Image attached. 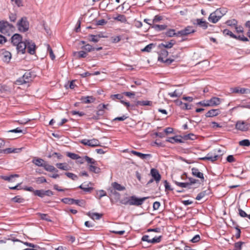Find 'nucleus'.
Instances as JSON below:
<instances>
[{"label":"nucleus","mask_w":250,"mask_h":250,"mask_svg":"<svg viewBox=\"0 0 250 250\" xmlns=\"http://www.w3.org/2000/svg\"><path fill=\"white\" fill-rule=\"evenodd\" d=\"M25 42L22 41V37L19 34H15L11 37V42L17 46V50L18 52H21L22 54L25 53L26 49V45Z\"/></svg>","instance_id":"nucleus-1"},{"label":"nucleus","mask_w":250,"mask_h":250,"mask_svg":"<svg viewBox=\"0 0 250 250\" xmlns=\"http://www.w3.org/2000/svg\"><path fill=\"white\" fill-rule=\"evenodd\" d=\"M14 27L7 21H0V32L4 34L10 36L14 30Z\"/></svg>","instance_id":"nucleus-2"},{"label":"nucleus","mask_w":250,"mask_h":250,"mask_svg":"<svg viewBox=\"0 0 250 250\" xmlns=\"http://www.w3.org/2000/svg\"><path fill=\"white\" fill-rule=\"evenodd\" d=\"M29 22L26 17H22L18 22L17 26L20 32H26L29 29Z\"/></svg>","instance_id":"nucleus-3"},{"label":"nucleus","mask_w":250,"mask_h":250,"mask_svg":"<svg viewBox=\"0 0 250 250\" xmlns=\"http://www.w3.org/2000/svg\"><path fill=\"white\" fill-rule=\"evenodd\" d=\"M161 236H159L158 237H153V235H145L142 238V240L143 241H146L148 243H157L161 241Z\"/></svg>","instance_id":"nucleus-4"},{"label":"nucleus","mask_w":250,"mask_h":250,"mask_svg":"<svg viewBox=\"0 0 250 250\" xmlns=\"http://www.w3.org/2000/svg\"><path fill=\"white\" fill-rule=\"evenodd\" d=\"M148 198V197L138 198L135 196H130V206H141Z\"/></svg>","instance_id":"nucleus-5"},{"label":"nucleus","mask_w":250,"mask_h":250,"mask_svg":"<svg viewBox=\"0 0 250 250\" xmlns=\"http://www.w3.org/2000/svg\"><path fill=\"white\" fill-rule=\"evenodd\" d=\"M31 80V74L29 72H26L22 77L19 78L17 81L18 84H22L29 83Z\"/></svg>","instance_id":"nucleus-6"},{"label":"nucleus","mask_w":250,"mask_h":250,"mask_svg":"<svg viewBox=\"0 0 250 250\" xmlns=\"http://www.w3.org/2000/svg\"><path fill=\"white\" fill-rule=\"evenodd\" d=\"M221 15L219 11L216 10L210 14L208 20L213 23H215L221 18Z\"/></svg>","instance_id":"nucleus-7"},{"label":"nucleus","mask_w":250,"mask_h":250,"mask_svg":"<svg viewBox=\"0 0 250 250\" xmlns=\"http://www.w3.org/2000/svg\"><path fill=\"white\" fill-rule=\"evenodd\" d=\"M80 142L84 145L91 147H95L100 146V142L96 139L91 140L83 139L81 140Z\"/></svg>","instance_id":"nucleus-8"},{"label":"nucleus","mask_w":250,"mask_h":250,"mask_svg":"<svg viewBox=\"0 0 250 250\" xmlns=\"http://www.w3.org/2000/svg\"><path fill=\"white\" fill-rule=\"evenodd\" d=\"M24 43L26 45V48H27L28 52L31 55L34 54L35 53L36 48L35 43L29 40H26Z\"/></svg>","instance_id":"nucleus-9"},{"label":"nucleus","mask_w":250,"mask_h":250,"mask_svg":"<svg viewBox=\"0 0 250 250\" xmlns=\"http://www.w3.org/2000/svg\"><path fill=\"white\" fill-rule=\"evenodd\" d=\"M195 32V30L192 26H187L185 29L181 30L177 32V35L180 36H187L188 34L193 33Z\"/></svg>","instance_id":"nucleus-10"},{"label":"nucleus","mask_w":250,"mask_h":250,"mask_svg":"<svg viewBox=\"0 0 250 250\" xmlns=\"http://www.w3.org/2000/svg\"><path fill=\"white\" fill-rule=\"evenodd\" d=\"M222 100L221 99L214 97L207 101V104L206 105H209V106H216L220 104Z\"/></svg>","instance_id":"nucleus-11"},{"label":"nucleus","mask_w":250,"mask_h":250,"mask_svg":"<svg viewBox=\"0 0 250 250\" xmlns=\"http://www.w3.org/2000/svg\"><path fill=\"white\" fill-rule=\"evenodd\" d=\"M236 129L241 131H246L248 129L249 125L244 121H238L235 125Z\"/></svg>","instance_id":"nucleus-12"},{"label":"nucleus","mask_w":250,"mask_h":250,"mask_svg":"<svg viewBox=\"0 0 250 250\" xmlns=\"http://www.w3.org/2000/svg\"><path fill=\"white\" fill-rule=\"evenodd\" d=\"M231 92L235 93L241 94H249L250 93V89L245 88H240L239 87H235L231 88L230 89Z\"/></svg>","instance_id":"nucleus-13"},{"label":"nucleus","mask_w":250,"mask_h":250,"mask_svg":"<svg viewBox=\"0 0 250 250\" xmlns=\"http://www.w3.org/2000/svg\"><path fill=\"white\" fill-rule=\"evenodd\" d=\"M150 174L157 183L161 180V176L157 169L152 168L150 170Z\"/></svg>","instance_id":"nucleus-14"},{"label":"nucleus","mask_w":250,"mask_h":250,"mask_svg":"<svg viewBox=\"0 0 250 250\" xmlns=\"http://www.w3.org/2000/svg\"><path fill=\"white\" fill-rule=\"evenodd\" d=\"M218 157L219 156L217 154H212V153H209L206 156L201 158L200 159L202 160H208L213 162L215 161Z\"/></svg>","instance_id":"nucleus-15"},{"label":"nucleus","mask_w":250,"mask_h":250,"mask_svg":"<svg viewBox=\"0 0 250 250\" xmlns=\"http://www.w3.org/2000/svg\"><path fill=\"white\" fill-rule=\"evenodd\" d=\"M0 54L2 56L3 61L8 62L11 59V53L5 50H2L0 52Z\"/></svg>","instance_id":"nucleus-16"},{"label":"nucleus","mask_w":250,"mask_h":250,"mask_svg":"<svg viewBox=\"0 0 250 250\" xmlns=\"http://www.w3.org/2000/svg\"><path fill=\"white\" fill-rule=\"evenodd\" d=\"M192 174L193 176L199 178L201 179L202 181L204 180V174L201 172L199 170L195 167H193L191 169Z\"/></svg>","instance_id":"nucleus-17"},{"label":"nucleus","mask_w":250,"mask_h":250,"mask_svg":"<svg viewBox=\"0 0 250 250\" xmlns=\"http://www.w3.org/2000/svg\"><path fill=\"white\" fill-rule=\"evenodd\" d=\"M32 163L35 164V165L38 166V167H44L46 162L44 161V160L41 158H34L32 160Z\"/></svg>","instance_id":"nucleus-18"},{"label":"nucleus","mask_w":250,"mask_h":250,"mask_svg":"<svg viewBox=\"0 0 250 250\" xmlns=\"http://www.w3.org/2000/svg\"><path fill=\"white\" fill-rule=\"evenodd\" d=\"M131 153L143 160L146 159L151 157V155L150 154H143L141 152L136 151L135 150H132L131 151Z\"/></svg>","instance_id":"nucleus-19"},{"label":"nucleus","mask_w":250,"mask_h":250,"mask_svg":"<svg viewBox=\"0 0 250 250\" xmlns=\"http://www.w3.org/2000/svg\"><path fill=\"white\" fill-rule=\"evenodd\" d=\"M21 148H7L2 150H0V153H3L5 154H9L11 153H18L21 151Z\"/></svg>","instance_id":"nucleus-20"},{"label":"nucleus","mask_w":250,"mask_h":250,"mask_svg":"<svg viewBox=\"0 0 250 250\" xmlns=\"http://www.w3.org/2000/svg\"><path fill=\"white\" fill-rule=\"evenodd\" d=\"M220 113L219 109H213L209 110L206 114L207 117H212L217 116Z\"/></svg>","instance_id":"nucleus-21"},{"label":"nucleus","mask_w":250,"mask_h":250,"mask_svg":"<svg viewBox=\"0 0 250 250\" xmlns=\"http://www.w3.org/2000/svg\"><path fill=\"white\" fill-rule=\"evenodd\" d=\"M56 166L58 168L61 170L67 171L70 169V167L66 163H57Z\"/></svg>","instance_id":"nucleus-22"},{"label":"nucleus","mask_w":250,"mask_h":250,"mask_svg":"<svg viewBox=\"0 0 250 250\" xmlns=\"http://www.w3.org/2000/svg\"><path fill=\"white\" fill-rule=\"evenodd\" d=\"M81 100L84 104H89L94 102L95 99L92 96H86L82 97Z\"/></svg>","instance_id":"nucleus-23"},{"label":"nucleus","mask_w":250,"mask_h":250,"mask_svg":"<svg viewBox=\"0 0 250 250\" xmlns=\"http://www.w3.org/2000/svg\"><path fill=\"white\" fill-rule=\"evenodd\" d=\"M168 54V52L166 50H162L159 54V56L158 59V61L160 62H164V58L167 56Z\"/></svg>","instance_id":"nucleus-24"},{"label":"nucleus","mask_w":250,"mask_h":250,"mask_svg":"<svg viewBox=\"0 0 250 250\" xmlns=\"http://www.w3.org/2000/svg\"><path fill=\"white\" fill-rule=\"evenodd\" d=\"M112 188L115 190L118 191H123L125 190V188L124 186L121 185L117 182H113L111 184Z\"/></svg>","instance_id":"nucleus-25"},{"label":"nucleus","mask_w":250,"mask_h":250,"mask_svg":"<svg viewBox=\"0 0 250 250\" xmlns=\"http://www.w3.org/2000/svg\"><path fill=\"white\" fill-rule=\"evenodd\" d=\"M197 24L204 29H207L208 26V23L201 19H197Z\"/></svg>","instance_id":"nucleus-26"},{"label":"nucleus","mask_w":250,"mask_h":250,"mask_svg":"<svg viewBox=\"0 0 250 250\" xmlns=\"http://www.w3.org/2000/svg\"><path fill=\"white\" fill-rule=\"evenodd\" d=\"M113 19L122 23H126L127 21L126 17L123 15H118L117 17H114Z\"/></svg>","instance_id":"nucleus-27"},{"label":"nucleus","mask_w":250,"mask_h":250,"mask_svg":"<svg viewBox=\"0 0 250 250\" xmlns=\"http://www.w3.org/2000/svg\"><path fill=\"white\" fill-rule=\"evenodd\" d=\"M175 41L174 40H171L169 42H166V43H162L159 45V46H163L167 48H170L175 44Z\"/></svg>","instance_id":"nucleus-28"},{"label":"nucleus","mask_w":250,"mask_h":250,"mask_svg":"<svg viewBox=\"0 0 250 250\" xmlns=\"http://www.w3.org/2000/svg\"><path fill=\"white\" fill-rule=\"evenodd\" d=\"M44 168L47 171L49 172H57L58 171V169H56L54 166L49 165L46 163Z\"/></svg>","instance_id":"nucleus-29"},{"label":"nucleus","mask_w":250,"mask_h":250,"mask_svg":"<svg viewBox=\"0 0 250 250\" xmlns=\"http://www.w3.org/2000/svg\"><path fill=\"white\" fill-rule=\"evenodd\" d=\"M87 215L89 217H90L93 220H94V219L99 220L102 216V214H100V213H90V212H88L87 213Z\"/></svg>","instance_id":"nucleus-30"},{"label":"nucleus","mask_w":250,"mask_h":250,"mask_svg":"<svg viewBox=\"0 0 250 250\" xmlns=\"http://www.w3.org/2000/svg\"><path fill=\"white\" fill-rule=\"evenodd\" d=\"M167 142L174 144L175 143H182V140L181 139H178V136H175L173 137H170L167 140Z\"/></svg>","instance_id":"nucleus-31"},{"label":"nucleus","mask_w":250,"mask_h":250,"mask_svg":"<svg viewBox=\"0 0 250 250\" xmlns=\"http://www.w3.org/2000/svg\"><path fill=\"white\" fill-rule=\"evenodd\" d=\"M96 165H90L88 166V169L90 171L93 172L95 173H99L100 172V168L95 166Z\"/></svg>","instance_id":"nucleus-32"},{"label":"nucleus","mask_w":250,"mask_h":250,"mask_svg":"<svg viewBox=\"0 0 250 250\" xmlns=\"http://www.w3.org/2000/svg\"><path fill=\"white\" fill-rule=\"evenodd\" d=\"M82 48L86 53L95 50V48L93 47L91 45L87 44L83 46Z\"/></svg>","instance_id":"nucleus-33"},{"label":"nucleus","mask_w":250,"mask_h":250,"mask_svg":"<svg viewBox=\"0 0 250 250\" xmlns=\"http://www.w3.org/2000/svg\"><path fill=\"white\" fill-rule=\"evenodd\" d=\"M152 28H154L156 31H162L165 30L167 28V25H158V24H153L152 26Z\"/></svg>","instance_id":"nucleus-34"},{"label":"nucleus","mask_w":250,"mask_h":250,"mask_svg":"<svg viewBox=\"0 0 250 250\" xmlns=\"http://www.w3.org/2000/svg\"><path fill=\"white\" fill-rule=\"evenodd\" d=\"M182 94V92L178 90H175L173 92L168 93V95L172 98L179 97Z\"/></svg>","instance_id":"nucleus-35"},{"label":"nucleus","mask_w":250,"mask_h":250,"mask_svg":"<svg viewBox=\"0 0 250 250\" xmlns=\"http://www.w3.org/2000/svg\"><path fill=\"white\" fill-rule=\"evenodd\" d=\"M19 177V175L14 174V175H11L9 176H2V178L5 181H7L9 182H13V179L14 177Z\"/></svg>","instance_id":"nucleus-36"},{"label":"nucleus","mask_w":250,"mask_h":250,"mask_svg":"<svg viewBox=\"0 0 250 250\" xmlns=\"http://www.w3.org/2000/svg\"><path fill=\"white\" fill-rule=\"evenodd\" d=\"M45 190L43 189L41 190H35L34 191V194L36 196H39L40 197H43L45 196Z\"/></svg>","instance_id":"nucleus-37"},{"label":"nucleus","mask_w":250,"mask_h":250,"mask_svg":"<svg viewBox=\"0 0 250 250\" xmlns=\"http://www.w3.org/2000/svg\"><path fill=\"white\" fill-rule=\"evenodd\" d=\"M89 37H90V39H89V41L94 42H99L100 38L102 37V36H101L100 35H90Z\"/></svg>","instance_id":"nucleus-38"},{"label":"nucleus","mask_w":250,"mask_h":250,"mask_svg":"<svg viewBox=\"0 0 250 250\" xmlns=\"http://www.w3.org/2000/svg\"><path fill=\"white\" fill-rule=\"evenodd\" d=\"M62 201L66 204L73 205L74 204L75 199L69 198H65L62 199Z\"/></svg>","instance_id":"nucleus-39"},{"label":"nucleus","mask_w":250,"mask_h":250,"mask_svg":"<svg viewBox=\"0 0 250 250\" xmlns=\"http://www.w3.org/2000/svg\"><path fill=\"white\" fill-rule=\"evenodd\" d=\"M177 34V32L176 33L175 32V30L174 29H169V30H168L166 32V35L167 37H173L174 36H180V35H178Z\"/></svg>","instance_id":"nucleus-40"},{"label":"nucleus","mask_w":250,"mask_h":250,"mask_svg":"<svg viewBox=\"0 0 250 250\" xmlns=\"http://www.w3.org/2000/svg\"><path fill=\"white\" fill-rule=\"evenodd\" d=\"M223 34L225 35H228V36H229L230 37L232 38H234V39H237V36H236V35H235L234 34H233L232 32H231L230 31H229V30L228 29H224L223 31Z\"/></svg>","instance_id":"nucleus-41"},{"label":"nucleus","mask_w":250,"mask_h":250,"mask_svg":"<svg viewBox=\"0 0 250 250\" xmlns=\"http://www.w3.org/2000/svg\"><path fill=\"white\" fill-rule=\"evenodd\" d=\"M85 161H86L89 164H90L91 165H96V161H95V160H94L92 158H91L90 157H89L88 156H85L83 158Z\"/></svg>","instance_id":"nucleus-42"},{"label":"nucleus","mask_w":250,"mask_h":250,"mask_svg":"<svg viewBox=\"0 0 250 250\" xmlns=\"http://www.w3.org/2000/svg\"><path fill=\"white\" fill-rule=\"evenodd\" d=\"M207 190H205L204 191H202L200 193H199L197 197H196V199L197 200H200L201 199H202L203 197L205 196V195H208V192H207Z\"/></svg>","instance_id":"nucleus-43"},{"label":"nucleus","mask_w":250,"mask_h":250,"mask_svg":"<svg viewBox=\"0 0 250 250\" xmlns=\"http://www.w3.org/2000/svg\"><path fill=\"white\" fill-rule=\"evenodd\" d=\"M11 200L16 203H22L24 200L23 198L21 197L20 196H16L14 198L11 199Z\"/></svg>","instance_id":"nucleus-44"},{"label":"nucleus","mask_w":250,"mask_h":250,"mask_svg":"<svg viewBox=\"0 0 250 250\" xmlns=\"http://www.w3.org/2000/svg\"><path fill=\"white\" fill-rule=\"evenodd\" d=\"M47 50L49 51V56L51 60H54L55 58V56L53 52L52 49L48 44H46Z\"/></svg>","instance_id":"nucleus-45"},{"label":"nucleus","mask_w":250,"mask_h":250,"mask_svg":"<svg viewBox=\"0 0 250 250\" xmlns=\"http://www.w3.org/2000/svg\"><path fill=\"white\" fill-rule=\"evenodd\" d=\"M151 102L148 101H142L137 102L136 104L137 105H150Z\"/></svg>","instance_id":"nucleus-46"},{"label":"nucleus","mask_w":250,"mask_h":250,"mask_svg":"<svg viewBox=\"0 0 250 250\" xmlns=\"http://www.w3.org/2000/svg\"><path fill=\"white\" fill-rule=\"evenodd\" d=\"M120 203L125 205H129L130 206V196L129 197L124 198V199H122L120 201Z\"/></svg>","instance_id":"nucleus-47"},{"label":"nucleus","mask_w":250,"mask_h":250,"mask_svg":"<svg viewBox=\"0 0 250 250\" xmlns=\"http://www.w3.org/2000/svg\"><path fill=\"white\" fill-rule=\"evenodd\" d=\"M239 144L241 146H250V141L249 140L245 139L240 141Z\"/></svg>","instance_id":"nucleus-48"},{"label":"nucleus","mask_w":250,"mask_h":250,"mask_svg":"<svg viewBox=\"0 0 250 250\" xmlns=\"http://www.w3.org/2000/svg\"><path fill=\"white\" fill-rule=\"evenodd\" d=\"M123 94H117L111 95L110 97L113 100H115L116 99H119L122 100L123 98Z\"/></svg>","instance_id":"nucleus-49"},{"label":"nucleus","mask_w":250,"mask_h":250,"mask_svg":"<svg viewBox=\"0 0 250 250\" xmlns=\"http://www.w3.org/2000/svg\"><path fill=\"white\" fill-rule=\"evenodd\" d=\"M176 185H177L179 187H182V188H190L189 187L190 186V184L188 183H181L178 182H175Z\"/></svg>","instance_id":"nucleus-50"},{"label":"nucleus","mask_w":250,"mask_h":250,"mask_svg":"<svg viewBox=\"0 0 250 250\" xmlns=\"http://www.w3.org/2000/svg\"><path fill=\"white\" fill-rule=\"evenodd\" d=\"M154 46V44L150 43L146 45L145 48L142 49V51L143 52H150L152 47Z\"/></svg>","instance_id":"nucleus-51"},{"label":"nucleus","mask_w":250,"mask_h":250,"mask_svg":"<svg viewBox=\"0 0 250 250\" xmlns=\"http://www.w3.org/2000/svg\"><path fill=\"white\" fill-rule=\"evenodd\" d=\"M65 174L69 178L72 179L73 180H77L78 179V176L70 172H66Z\"/></svg>","instance_id":"nucleus-52"},{"label":"nucleus","mask_w":250,"mask_h":250,"mask_svg":"<svg viewBox=\"0 0 250 250\" xmlns=\"http://www.w3.org/2000/svg\"><path fill=\"white\" fill-rule=\"evenodd\" d=\"M39 215L40 216V217L42 220H44L48 222H51V220L50 219V217L47 215V214L40 213Z\"/></svg>","instance_id":"nucleus-53"},{"label":"nucleus","mask_w":250,"mask_h":250,"mask_svg":"<svg viewBox=\"0 0 250 250\" xmlns=\"http://www.w3.org/2000/svg\"><path fill=\"white\" fill-rule=\"evenodd\" d=\"M67 156L68 157H69V158H70L72 159H74V160H77L80 158L78 155H77L75 153H70V152L68 153L67 154Z\"/></svg>","instance_id":"nucleus-54"},{"label":"nucleus","mask_w":250,"mask_h":250,"mask_svg":"<svg viewBox=\"0 0 250 250\" xmlns=\"http://www.w3.org/2000/svg\"><path fill=\"white\" fill-rule=\"evenodd\" d=\"M238 107L250 109V102L244 104H239L237 106L232 108L231 109L233 110L234 109Z\"/></svg>","instance_id":"nucleus-55"},{"label":"nucleus","mask_w":250,"mask_h":250,"mask_svg":"<svg viewBox=\"0 0 250 250\" xmlns=\"http://www.w3.org/2000/svg\"><path fill=\"white\" fill-rule=\"evenodd\" d=\"M79 58H85L87 56V53L84 50L80 51L77 52Z\"/></svg>","instance_id":"nucleus-56"},{"label":"nucleus","mask_w":250,"mask_h":250,"mask_svg":"<svg viewBox=\"0 0 250 250\" xmlns=\"http://www.w3.org/2000/svg\"><path fill=\"white\" fill-rule=\"evenodd\" d=\"M9 18L11 21L15 22L17 19L16 14L15 13H10Z\"/></svg>","instance_id":"nucleus-57"},{"label":"nucleus","mask_w":250,"mask_h":250,"mask_svg":"<svg viewBox=\"0 0 250 250\" xmlns=\"http://www.w3.org/2000/svg\"><path fill=\"white\" fill-rule=\"evenodd\" d=\"M237 23V21L234 19H233L232 20H229L226 22L227 25L229 26L235 25H236Z\"/></svg>","instance_id":"nucleus-58"},{"label":"nucleus","mask_w":250,"mask_h":250,"mask_svg":"<svg viewBox=\"0 0 250 250\" xmlns=\"http://www.w3.org/2000/svg\"><path fill=\"white\" fill-rule=\"evenodd\" d=\"M238 211H239V214L240 215V216H241L242 217H248V215L246 213V212L245 211L242 210L241 208H239L238 209Z\"/></svg>","instance_id":"nucleus-59"},{"label":"nucleus","mask_w":250,"mask_h":250,"mask_svg":"<svg viewBox=\"0 0 250 250\" xmlns=\"http://www.w3.org/2000/svg\"><path fill=\"white\" fill-rule=\"evenodd\" d=\"M234 228L236 229L237 232L235 234L236 238H239L240 237V234H241V230L240 229H239V227L237 225H236L234 226Z\"/></svg>","instance_id":"nucleus-60"},{"label":"nucleus","mask_w":250,"mask_h":250,"mask_svg":"<svg viewBox=\"0 0 250 250\" xmlns=\"http://www.w3.org/2000/svg\"><path fill=\"white\" fill-rule=\"evenodd\" d=\"M244 244L242 242H238L235 243V248L236 250H240L242 248V245Z\"/></svg>","instance_id":"nucleus-61"},{"label":"nucleus","mask_w":250,"mask_h":250,"mask_svg":"<svg viewBox=\"0 0 250 250\" xmlns=\"http://www.w3.org/2000/svg\"><path fill=\"white\" fill-rule=\"evenodd\" d=\"M200 240V237L199 236V235H196L195 236H194L191 240H190V241L192 242V243H196L198 241H199V240Z\"/></svg>","instance_id":"nucleus-62"},{"label":"nucleus","mask_w":250,"mask_h":250,"mask_svg":"<svg viewBox=\"0 0 250 250\" xmlns=\"http://www.w3.org/2000/svg\"><path fill=\"white\" fill-rule=\"evenodd\" d=\"M36 182L38 183H43L46 182V180L44 177H40L36 179Z\"/></svg>","instance_id":"nucleus-63"},{"label":"nucleus","mask_w":250,"mask_h":250,"mask_svg":"<svg viewBox=\"0 0 250 250\" xmlns=\"http://www.w3.org/2000/svg\"><path fill=\"white\" fill-rule=\"evenodd\" d=\"M112 42L114 43L118 42L121 40V38L120 36H114L111 37Z\"/></svg>","instance_id":"nucleus-64"}]
</instances>
